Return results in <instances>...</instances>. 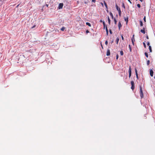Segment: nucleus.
<instances>
[{
    "label": "nucleus",
    "mask_w": 155,
    "mask_h": 155,
    "mask_svg": "<svg viewBox=\"0 0 155 155\" xmlns=\"http://www.w3.org/2000/svg\"><path fill=\"white\" fill-rule=\"evenodd\" d=\"M149 48L150 52H152V50L151 48V47L150 46H149Z\"/></svg>",
    "instance_id": "nucleus-13"
},
{
    "label": "nucleus",
    "mask_w": 155,
    "mask_h": 155,
    "mask_svg": "<svg viewBox=\"0 0 155 155\" xmlns=\"http://www.w3.org/2000/svg\"><path fill=\"white\" fill-rule=\"evenodd\" d=\"M122 7L124 8H125V5H124V3H122Z\"/></svg>",
    "instance_id": "nucleus-24"
},
{
    "label": "nucleus",
    "mask_w": 155,
    "mask_h": 155,
    "mask_svg": "<svg viewBox=\"0 0 155 155\" xmlns=\"http://www.w3.org/2000/svg\"><path fill=\"white\" fill-rule=\"evenodd\" d=\"M119 41V39L118 38H117L116 39V43L117 44H118Z\"/></svg>",
    "instance_id": "nucleus-19"
},
{
    "label": "nucleus",
    "mask_w": 155,
    "mask_h": 155,
    "mask_svg": "<svg viewBox=\"0 0 155 155\" xmlns=\"http://www.w3.org/2000/svg\"><path fill=\"white\" fill-rule=\"evenodd\" d=\"M118 55L117 54V55H116V59H117H117H118Z\"/></svg>",
    "instance_id": "nucleus-37"
},
{
    "label": "nucleus",
    "mask_w": 155,
    "mask_h": 155,
    "mask_svg": "<svg viewBox=\"0 0 155 155\" xmlns=\"http://www.w3.org/2000/svg\"><path fill=\"white\" fill-rule=\"evenodd\" d=\"M121 38H122V40L123 41H124V37H123V35H122V36H121Z\"/></svg>",
    "instance_id": "nucleus-39"
},
{
    "label": "nucleus",
    "mask_w": 155,
    "mask_h": 155,
    "mask_svg": "<svg viewBox=\"0 0 155 155\" xmlns=\"http://www.w3.org/2000/svg\"><path fill=\"white\" fill-rule=\"evenodd\" d=\"M150 61L149 60H148L147 61V64L148 65L149 64H150Z\"/></svg>",
    "instance_id": "nucleus-23"
},
{
    "label": "nucleus",
    "mask_w": 155,
    "mask_h": 155,
    "mask_svg": "<svg viewBox=\"0 0 155 155\" xmlns=\"http://www.w3.org/2000/svg\"><path fill=\"white\" fill-rule=\"evenodd\" d=\"M143 45L144 48H146V44H145V42H143Z\"/></svg>",
    "instance_id": "nucleus-25"
},
{
    "label": "nucleus",
    "mask_w": 155,
    "mask_h": 155,
    "mask_svg": "<svg viewBox=\"0 0 155 155\" xmlns=\"http://www.w3.org/2000/svg\"><path fill=\"white\" fill-rule=\"evenodd\" d=\"M104 4L105 5V6H106V7L107 8V4H106V2H105V1H104Z\"/></svg>",
    "instance_id": "nucleus-21"
},
{
    "label": "nucleus",
    "mask_w": 155,
    "mask_h": 155,
    "mask_svg": "<svg viewBox=\"0 0 155 155\" xmlns=\"http://www.w3.org/2000/svg\"><path fill=\"white\" fill-rule=\"evenodd\" d=\"M110 16L113 19V18H114V16H113V14L111 12H110Z\"/></svg>",
    "instance_id": "nucleus-14"
},
{
    "label": "nucleus",
    "mask_w": 155,
    "mask_h": 155,
    "mask_svg": "<svg viewBox=\"0 0 155 155\" xmlns=\"http://www.w3.org/2000/svg\"><path fill=\"white\" fill-rule=\"evenodd\" d=\"M129 48L130 49V52H131V48L130 45H129Z\"/></svg>",
    "instance_id": "nucleus-20"
},
{
    "label": "nucleus",
    "mask_w": 155,
    "mask_h": 155,
    "mask_svg": "<svg viewBox=\"0 0 155 155\" xmlns=\"http://www.w3.org/2000/svg\"><path fill=\"white\" fill-rule=\"evenodd\" d=\"M100 21H101V22H102V20H100Z\"/></svg>",
    "instance_id": "nucleus-47"
},
{
    "label": "nucleus",
    "mask_w": 155,
    "mask_h": 155,
    "mask_svg": "<svg viewBox=\"0 0 155 155\" xmlns=\"http://www.w3.org/2000/svg\"><path fill=\"white\" fill-rule=\"evenodd\" d=\"M63 4L62 3H60L59 4L58 8L59 9H61L62 8Z\"/></svg>",
    "instance_id": "nucleus-5"
},
{
    "label": "nucleus",
    "mask_w": 155,
    "mask_h": 155,
    "mask_svg": "<svg viewBox=\"0 0 155 155\" xmlns=\"http://www.w3.org/2000/svg\"><path fill=\"white\" fill-rule=\"evenodd\" d=\"M154 78H155V77H154Z\"/></svg>",
    "instance_id": "nucleus-49"
},
{
    "label": "nucleus",
    "mask_w": 155,
    "mask_h": 155,
    "mask_svg": "<svg viewBox=\"0 0 155 155\" xmlns=\"http://www.w3.org/2000/svg\"><path fill=\"white\" fill-rule=\"evenodd\" d=\"M136 1H137V0H136Z\"/></svg>",
    "instance_id": "nucleus-50"
},
{
    "label": "nucleus",
    "mask_w": 155,
    "mask_h": 155,
    "mask_svg": "<svg viewBox=\"0 0 155 155\" xmlns=\"http://www.w3.org/2000/svg\"><path fill=\"white\" fill-rule=\"evenodd\" d=\"M110 54V50L109 49H108L107 51L106 55L107 56H109Z\"/></svg>",
    "instance_id": "nucleus-7"
},
{
    "label": "nucleus",
    "mask_w": 155,
    "mask_h": 155,
    "mask_svg": "<svg viewBox=\"0 0 155 155\" xmlns=\"http://www.w3.org/2000/svg\"><path fill=\"white\" fill-rule=\"evenodd\" d=\"M46 6H47V7H48V5H46Z\"/></svg>",
    "instance_id": "nucleus-46"
},
{
    "label": "nucleus",
    "mask_w": 155,
    "mask_h": 155,
    "mask_svg": "<svg viewBox=\"0 0 155 155\" xmlns=\"http://www.w3.org/2000/svg\"><path fill=\"white\" fill-rule=\"evenodd\" d=\"M150 42L148 41L147 42V45H148V46H150Z\"/></svg>",
    "instance_id": "nucleus-35"
},
{
    "label": "nucleus",
    "mask_w": 155,
    "mask_h": 155,
    "mask_svg": "<svg viewBox=\"0 0 155 155\" xmlns=\"http://www.w3.org/2000/svg\"><path fill=\"white\" fill-rule=\"evenodd\" d=\"M140 26H142L143 25V22L142 21H140Z\"/></svg>",
    "instance_id": "nucleus-11"
},
{
    "label": "nucleus",
    "mask_w": 155,
    "mask_h": 155,
    "mask_svg": "<svg viewBox=\"0 0 155 155\" xmlns=\"http://www.w3.org/2000/svg\"><path fill=\"white\" fill-rule=\"evenodd\" d=\"M65 28L64 27H62L61 29V30L62 31H64Z\"/></svg>",
    "instance_id": "nucleus-22"
},
{
    "label": "nucleus",
    "mask_w": 155,
    "mask_h": 155,
    "mask_svg": "<svg viewBox=\"0 0 155 155\" xmlns=\"http://www.w3.org/2000/svg\"><path fill=\"white\" fill-rule=\"evenodd\" d=\"M101 46H102V48H103V46H102V45H101Z\"/></svg>",
    "instance_id": "nucleus-48"
},
{
    "label": "nucleus",
    "mask_w": 155,
    "mask_h": 155,
    "mask_svg": "<svg viewBox=\"0 0 155 155\" xmlns=\"http://www.w3.org/2000/svg\"><path fill=\"white\" fill-rule=\"evenodd\" d=\"M128 1L129 2H130L131 4L132 2H131L130 1V0H128Z\"/></svg>",
    "instance_id": "nucleus-43"
},
{
    "label": "nucleus",
    "mask_w": 155,
    "mask_h": 155,
    "mask_svg": "<svg viewBox=\"0 0 155 155\" xmlns=\"http://www.w3.org/2000/svg\"><path fill=\"white\" fill-rule=\"evenodd\" d=\"M86 33L87 34L88 33H89V31L88 30H87L86 31Z\"/></svg>",
    "instance_id": "nucleus-32"
},
{
    "label": "nucleus",
    "mask_w": 155,
    "mask_h": 155,
    "mask_svg": "<svg viewBox=\"0 0 155 155\" xmlns=\"http://www.w3.org/2000/svg\"><path fill=\"white\" fill-rule=\"evenodd\" d=\"M116 7L117 10L118 11L119 15L120 16L121 15V12L120 8L118 7V6L117 4L116 5Z\"/></svg>",
    "instance_id": "nucleus-2"
},
{
    "label": "nucleus",
    "mask_w": 155,
    "mask_h": 155,
    "mask_svg": "<svg viewBox=\"0 0 155 155\" xmlns=\"http://www.w3.org/2000/svg\"><path fill=\"white\" fill-rule=\"evenodd\" d=\"M140 1H141V2H143V0H139Z\"/></svg>",
    "instance_id": "nucleus-44"
},
{
    "label": "nucleus",
    "mask_w": 155,
    "mask_h": 155,
    "mask_svg": "<svg viewBox=\"0 0 155 155\" xmlns=\"http://www.w3.org/2000/svg\"><path fill=\"white\" fill-rule=\"evenodd\" d=\"M35 26H36V25H34L32 27H31V28H34Z\"/></svg>",
    "instance_id": "nucleus-42"
},
{
    "label": "nucleus",
    "mask_w": 155,
    "mask_h": 155,
    "mask_svg": "<svg viewBox=\"0 0 155 155\" xmlns=\"http://www.w3.org/2000/svg\"><path fill=\"white\" fill-rule=\"evenodd\" d=\"M143 20L145 22H146V16H145L143 18Z\"/></svg>",
    "instance_id": "nucleus-27"
},
{
    "label": "nucleus",
    "mask_w": 155,
    "mask_h": 155,
    "mask_svg": "<svg viewBox=\"0 0 155 155\" xmlns=\"http://www.w3.org/2000/svg\"><path fill=\"white\" fill-rule=\"evenodd\" d=\"M131 76V73H129V78H130Z\"/></svg>",
    "instance_id": "nucleus-40"
},
{
    "label": "nucleus",
    "mask_w": 155,
    "mask_h": 155,
    "mask_svg": "<svg viewBox=\"0 0 155 155\" xmlns=\"http://www.w3.org/2000/svg\"><path fill=\"white\" fill-rule=\"evenodd\" d=\"M137 6L139 8H140V5L139 4H137Z\"/></svg>",
    "instance_id": "nucleus-28"
},
{
    "label": "nucleus",
    "mask_w": 155,
    "mask_h": 155,
    "mask_svg": "<svg viewBox=\"0 0 155 155\" xmlns=\"http://www.w3.org/2000/svg\"><path fill=\"white\" fill-rule=\"evenodd\" d=\"M125 21H127V22L128 21V18H125Z\"/></svg>",
    "instance_id": "nucleus-30"
},
{
    "label": "nucleus",
    "mask_w": 155,
    "mask_h": 155,
    "mask_svg": "<svg viewBox=\"0 0 155 155\" xmlns=\"http://www.w3.org/2000/svg\"><path fill=\"white\" fill-rule=\"evenodd\" d=\"M146 38H147V39H149V37H148V35H146Z\"/></svg>",
    "instance_id": "nucleus-38"
},
{
    "label": "nucleus",
    "mask_w": 155,
    "mask_h": 155,
    "mask_svg": "<svg viewBox=\"0 0 155 155\" xmlns=\"http://www.w3.org/2000/svg\"><path fill=\"white\" fill-rule=\"evenodd\" d=\"M114 21L115 24H116L117 23V21L115 18H114Z\"/></svg>",
    "instance_id": "nucleus-26"
},
{
    "label": "nucleus",
    "mask_w": 155,
    "mask_h": 155,
    "mask_svg": "<svg viewBox=\"0 0 155 155\" xmlns=\"http://www.w3.org/2000/svg\"><path fill=\"white\" fill-rule=\"evenodd\" d=\"M101 4L102 5H103V4L102 3H101Z\"/></svg>",
    "instance_id": "nucleus-45"
},
{
    "label": "nucleus",
    "mask_w": 155,
    "mask_h": 155,
    "mask_svg": "<svg viewBox=\"0 0 155 155\" xmlns=\"http://www.w3.org/2000/svg\"><path fill=\"white\" fill-rule=\"evenodd\" d=\"M128 72L129 73H131V68L130 66H129V71Z\"/></svg>",
    "instance_id": "nucleus-10"
},
{
    "label": "nucleus",
    "mask_w": 155,
    "mask_h": 155,
    "mask_svg": "<svg viewBox=\"0 0 155 155\" xmlns=\"http://www.w3.org/2000/svg\"><path fill=\"white\" fill-rule=\"evenodd\" d=\"M136 77L137 78V79H138V74H136Z\"/></svg>",
    "instance_id": "nucleus-34"
},
{
    "label": "nucleus",
    "mask_w": 155,
    "mask_h": 155,
    "mask_svg": "<svg viewBox=\"0 0 155 155\" xmlns=\"http://www.w3.org/2000/svg\"><path fill=\"white\" fill-rule=\"evenodd\" d=\"M144 54H145V55L146 57L147 58H148V54L147 52H145Z\"/></svg>",
    "instance_id": "nucleus-17"
},
{
    "label": "nucleus",
    "mask_w": 155,
    "mask_h": 155,
    "mask_svg": "<svg viewBox=\"0 0 155 155\" xmlns=\"http://www.w3.org/2000/svg\"><path fill=\"white\" fill-rule=\"evenodd\" d=\"M135 73H136V74H137V70L136 69V68H135Z\"/></svg>",
    "instance_id": "nucleus-29"
},
{
    "label": "nucleus",
    "mask_w": 155,
    "mask_h": 155,
    "mask_svg": "<svg viewBox=\"0 0 155 155\" xmlns=\"http://www.w3.org/2000/svg\"><path fill=\"white\" fill-rule=\"evenodd\" d=\"M92 2H96V0H92Z\"/></svg>",
    "instance_id": "nucleus-41"
},
{
    "label": "nucleus",
    "mask_w": 155,
    "mask_h": 155,
    "mask_svg": "<svg viewBox=\"0 0 155 155\" xmlns=\"http://www.w3.org/2000/svg\"><path fill=\"white\" fill-rule=\"evenodd\" d=\"M145 28H145L143 27V29L140 30V32L143 34H145Z\"/></svg>",
    "instance_id": "nucleus-4"
},
{
    "label": "nucleus",
    "mask_w": 155,
    "mask_h": 155,
    "mask_svg": "<svg viewBox=\"0 0 155 155\" xmlns=\"http://www.w3.org/2000/svg\"><path fill=\"white\" fill-rule=\"evenodd\" d=\"M108 21L109 24H110V20L109 17H108Z\"/></svg>",
    "instance_id": "nucleus-18"
},
{
    "label": "nucleus",
    "mask_w": 155,
    "mask_h": 155,
    "mask_svg": "<svg viewBox=\"0 0 155 155\" xmlns=\"http://www.w3.org/2000/svg\"><path fill=\"white\" fill-rule=\"evenodd\" d=\"M134 35H133V37H132V38L131 39L132 42L133 44V45H134V41H135V40H134Z\"/></svg>",
    "instance_id": "nucleus-9"
},
{
    "label": "nucleus",
    "mask_w": 155,
    "mask_h": 155,
    "mask_svg": "<svg viewBox=\"0 0 155 155\" xmlns=\"http://www.w3.org/2000/svg\"><path fill=\"white\" fill-rule=\"evenodd\" d=\"M150 75L151 77H153V72L152 69L150 70Z\"/></svg>",
    "instance_id": "nucleus-6"
},
{
    "label": "nucleus",
    "mask_w": 155,
    "mask_h": 155,
    "mask_svg": "<svg viewBox=\"0 0 155 155\" xmlns=\"http://www.w3.org/2000/svg\"><path fill=\"white\" fill-rule=\"evenodd\" d=\"M131 89L133 90L134 88V82L133 81H131Z\"/></svg>",
    "instance_id": "nucleus-3"
},
{
    "label": "nucleus",
    "mask_w": 155,
    "mask_h": 155,
    "mask_svg": "<svg viewBox=\"0 0 155 155\" xmlns=\"http://www.w3.org/2000/svg\"><path fill=\"white\" fill-rule=\"evenodd\" d=\"M109 32L111 34H112V32L111 29L109 30Z\"/></svg>",
    "instance_id": "nucleus-33"
},
{
    "label": "nucleus",
    "mask_w": 155,
    "mask_h": 155,
    "mask_svg": "<svg viewBox=\"0 0 155 155\" xmlns=\"http://www.w3.org/2000/svg\"><path fill=\"white\" fill-rule=\"evenodd\" d=\"M120 54L121 55H123L124 54V53L123 51H120Z\"/></svg>",
    "instance_id": "nucleus-16"
},
{
    "label": "nucleus",
    "mask_w": 155,
    "mask_h": 155,
    "mask_svg": "<svg viewBox=\"0 0 155 155\" xmlns=\"http://www.w3.org/2000/svg\"><path fill=\"white\" fill-rule=\"evenodd\" d=\"M106 31L107 34V35L108 33V31L107 26H106Z\"/></svg>",
    "instance_id": "nucleus-12"
},
{
    "label": "nucleus",
    "mask_w": 155,
    "mask_h": 155,
    "mask_svg": "<svg viewBox=\"0 0 155 155\" xmlns=\"http://www.w3.org/2000/svg\"><path fill=\"white\" fill-rule=\"evenodd\" d=\"M103 25H104V28H105V23L104 21L103 22Z\"/></svg>",
    "instance_id": "nucleus-36"
},
{
    "label": "nucleus",
    "mask_w": 155,
    "mask_h": 155,
    "mask_svg": "<svg viewBox=\"0 0 155 155\" xmlns=\"http://www.w3.org/2000/svg\"><path fill=\"white\" fill-rule=\"evenodd\" d=\"M118 26L119 28V30H120V28L122 27V25L120 21H119L118 23Z\"/></svg>",
    "instance_id": "nucleus-8"
},
{
    "label": "nucleus",
    "mask_w": 155,
    "mask_h": 155,
    "mask_svg": "<svg viewBox=\"0 0 155 155\" xmlns=\"http://www.w3.org/2000/svg\"><path fill=\"white\" fill-rule=\"evenodd\" d=\"M105 44L106 45H107L108 44V42L107 41H106L105 42Z\"/></svg>",
    "instance_id": "nucleus-31"
},
{
    "label": "nucleus",
    "mask_w": 155,
    "mask_h": 155,
    "mask_svg": "<svg viewBox=\"0 0 155 155\" xmlns=\"http://www.w3.org/2000/svg\"><path fill=\"white\" fill-rule=\"evenodd\" d=\"M140 97L141 98H142L143 97V90L141 86H140Z\"/></svg>",
    "instance_id": "nucleus-1"
},
{
    "label": "nucleus",
    "mask_w": 155,
    "mask_h": 155,
    "mask_svg": "<svg viewBox=\"0 0 155 155\" xmlns=\"http://www.w3.org/2000/svg\"><path fill=\"white\" fill-rule=\"evenodd\" d=\"M86 24L87 25H88L89 27H91V24H90V23L89 22H86Z\"/></svg>",
    "instance_id": "nucleus-15"
}]
</instances>
